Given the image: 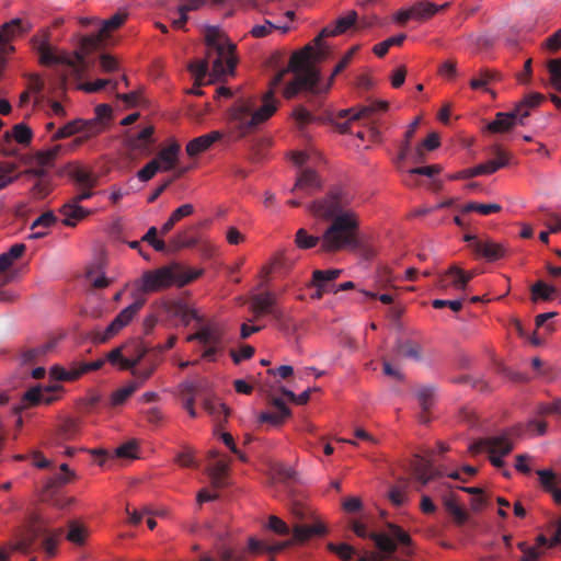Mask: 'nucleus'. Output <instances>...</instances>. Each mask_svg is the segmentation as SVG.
Listing matches in <instances>:
<instances>
[{"label":"nucleus","instance_id":"28","mask_svg":"<svg viewBox=\"0 0 561 561\" xmlns=\"http://www.w3.org/2000/svg\"><path fill=\"white\" fill-rule=\"evenodd\" d=\"M221 137L222 134L218 130L196 137L186 145V153L190 157H195L206 151L215 141L221 139Z\"/></svg>","mask_w":561,"mask_h":561},{"label":"nucleus","instance_id":"38","mask_svg":"<svg viewBox=\"0 0 561 561\" xmlns=\"http://www.w3.org/2000/svg\"><path fill=\"white\" fill-rule=\"evenodd\" d=\"M397 353L403 358L412 359L415 362H420L422 359L421 345L413 341L399 342L397 345Z\"/></svg>","mask_w":561,"mask_h":561},{"label":"nucleus","instance_id":"13","mask_svg":"<svg viewBox=\"0 0 561 561\" xmlns=\"http://www.w3.org/2000/svg\"><path fill=\"white\" fill-rule=\"evenodd\" d=\"M495 160H489L484 163L478 164L472 168H468L450 174V180H466L479 175H488L495 173L499 169L504 168L508 164L507 154L499 147L495 148Z\"/></svg>","mask_w":561,"mask_h":561},{"label":"nucleus","instance_id":"3","mask_svg":"<svg viewBox=\"0 0 561 561\" xmlns=\"http://www.w3.org/2000/svg\"><path fill=\"white\" fill-rule=\"evenodd\" d=\"M327 227L321 236V250H348L359 236V221L354 213H323Z\"/></svg>","mask_w":561,"mask_h":561},{"label":"nucleus","instance_id":"23","mask_svg":"<svg viewBox=\"0 0 561 561\" xmlns=\"http://www.w3.org/2000/svg\"><path fill=\"white\" fill-rule=\"evenodd\" d=\"M478 274L477 271L465 272L458 266H451L445 274L438 276L437 285L442 288L447 286L446 278H453V285L458 289H465L467 284Z\"/></svg>","mask_w":561,"mask_h":561},{"label":"nucleus","instance_id":"46","mask_svg":"<svg viewBox=\"0 0 561 561\" xmlns=\"http://www.w3.org/2000/svg\"><path fill=\"white\" fill-rule=\"evenodd\" d=\"M125 346H119L107 353L105 362H108L113 366H119L121 369L127 370L133 367L130 358L124 356L123 350Z\"/></svg>","mask_w":561,"mask_h":561},{"label":"nucleus","instance_id":"2","mask_svg":"<svg viewBox=\"0 0 561 561\" xmlns=\"http://www.w3.org/2000/svg\"><path fill=\"white\" fill-rule=\"evenodd\" d=\"M125 21V15L116 13L107 20L102 22V26L98 34L82 36L79 43V49L73 53V56L66 51L57 53V50L48 43L47 39L41 42L35 36L33 42L39 55V62L44 66L50 67L56 65L67 66L70 73L75 77H81L88 69L87 55L95 50L102 37L110 31L118 28Z\"/></svg>","mask_w":561,"mask_h":561},{"label":"nucleus","instance_id":"1","mask_svg":"<svg viewBox=\"0 0 561 561\" xmlns=\"http://www.w3.org/2000/svg\"><path fill=\"white\" fill-rule=\"evenodd\" d=\"M312 48L295 51L286 68L275 75L270 82V89L264 93L263 104L253 111L250 101H237L228 111V125L234 138L241 139L260 124L266 122L277 110L275 90L283 83L284 77L293 73L294 78L283 89L286 100L296 98L299 93H306L312 98L323 92L320 87V71L310 65Z\"/></svg>","mask_w":561,"mask_h":561},{"label":"nucleus","instance_id":"24","mask_svg":"<svg viewBox=\"0 0 561 561\" xmlns=\"http://www.w3.org/2000/svg\"><path fill=\"white\" fill-rule=\"evenodd\" d=\"M80 434V421L78 419H64L55 433V444L62 445L65 442L75 440Z\"/></svg>","mask_w":561,"mask_h":561},{"label":"nucleus","instance_id":"57","mask_svg":"<svg viewBox=\"0 0 561 561\" xmlns=\"http://www.w3.org/2000/svg\"><path fill=\"white\" fill-rule=\"evenodd\" d=\"M267 528L279 536H287L291 533L290 527L275 515L268 517Z\"/></svg>","mask_w":561,"mask_h":561},{"label":"nucleus","instance_id":"6","mask_svg":"<svg viewBox=\"0 0 561 561\" xmlns=\"http://www.w3.org/2000/svg\"><path fill=\"white\" fill-rule=\"evenodd\" d=\"M389 534L371 533L368 534L364 524L354 523V533L362 538L369 537L376 545L378 551L371 554L374 561L387 560L392 557L397 550V546L408 547L411 545V537L401 527L389 524Z\"/></svg>","mask_w":561,"mask_h":561},{"label":"nucleus","instance_id":"19","mask_svg":"<svg viewBox=\"0 0 561 561\" xmlns=\"http://www.w3.org/2000/svg\"><path fill=\"white\" fill-rule=\"evenodd\" d=\"M411 470L414 479L421 486H425L434 480L438 472L434 469L432 461L428 458L415 455L411 462Z\"/></svg>","mask_w":561,"mask_h":561},{"label":"nucleus","instance_id":"16","mask_svg":"<svg viewBox=\"0 0 561 561\" xmlns=\"http://www.w3.org/2000/svg\"><path fill=\"white\" fill-rule=\"evenodd\" d=\"M275 302V296L271 293L252 296L250 310L253 313V320H257L264 314H272L276 320L280 321L283 312L274 307Z\"/></svg>","mask_w":561,"mask_h":561},{"label":"nucleus","instance_id":"29","mask_svg":"<svg viewBox=\"0 0 561 561\" xmlns=\"http://www.w3.org/2000/svg\"><path fill=\"white\" fill-rule=\"evenodd\" d=\"M275 411L274 412H262L259 416L261 423H271L273 425H279L286 417L290 415V410L280 398H274L272 401Z\"/></svg>","mask_w":561,"mask_h":561},{"label":"nucleus","instance_id":"22","mask_svg":"<svg viewBox=\"0 0 561 561\" xmlns=\"http://www.w3.org/2000/svg\"><path fill=\"white\" fill-rule=\"evenodd\" d=\"M112 107L108 104L102 103L95 106V117L85 119L88 126V137H94L101 134L108 121L111 119Z\"/></svg>","mask_w":561,"mask_h":561},{"label":"nucleus","instance_id":"53","mask_svg":"<svg viewBox=\"0 0 561 561\" xmlns=\"http://www.w3.org/2000/svg\"><path fill=\"white\" fill-rule=\"evenodd\" d=\"M440 172V167L437 164L426 165V167H417L410 169L407 173L405 182L410 184V179L412 180L415 175H425L427 178H434L436 174Z\"/></svg>","mask_w":561,"mask_h":561},{"label":"nucleus","instance_id":"42","mask_svg":"<svg viewBox=\"0 0 561 561\" xmlns=\"http://www.w3.org/2000/svg\"><path fill=\"white\" fill-rule=\"evenodd\" d=\"M446 511L453 516L457 525H463L468 520V513L458 505L454 496H447L444 500Z\"/></svg>","mask_w":561,"mask_h":561},{"label":"nucleus","instance_id":"62","mask_svg":"<svg viewBox=\"0 0 561 561\" xmlns=\"http://www.w3.org/2000/svg\"><path fill=\"white\" fill-rule=\"evenodd\" d=\"M158 171H160V164L158 160H151L147 163L142 169H140L137 173V176L140 181L147 182L149 181Z\"/></svg>","mask_w":561,"mask_h":561},{"label":"nucleus","instance_id":"60","mask_svg":"<svg viewBox=\"0 0 561 561\" xmlns=\"http://www.w3.org/2000/svg\"><path fill=\"white\" fill-rule=\"evenodd\" d=\"M108 84H112V89L116 90L117 85H118V81H113L111 79H96L93 82H89V83L83 84L82 89L85 92L94 93V92L101 91L102 89H104Z\"/></svg>","mask_w":561,"mask_h":561},{"label":"nucleus","instance_id":"14","mask_svg":"<svg viewBox=\"0 0 561 561\" xmlns=\"http://www.w3.org/2000/svg\"><path fill=\"white\" fill-rule=\"evenodd\" d=\"M33 25L30 22L15 18L5 22L0 28V55L5 56L14 50L11 41L21 34L28 33Z\"/></svg>","mask_w":561,"mask_h":561},{"label":"nucleus","instance_id":"63","mask_svg":"<svg viewBox=\"0 0 561 561\" xmlns=\"http://www.w3.org/2000/svg\"><path fill=\"white\" fill-rule=\"evenodd\" d=\"M293 116L300 125L309 124L313 121V114L304 105H297L293 111Z\"/></svg>","mask_w":561,"mask_h":561},{"label":"nucleus","instance_id":"18","mask_svg":"<svg viewBox=\"0 0 561 561\" xmlns=\"http://www.w3.org/2000/svg\"><path fill=\"white\" fill-rule=\"evenodd\" d=\"M78 133H83L84 135L82 137H77L71 144L70 149H75L82 145L85 140H88L90 137H88V126L85 123V119L83 118H76L62 127H60L53 136L51 140H60L68 137H71Z\"/></svg>","mask_w":561,"mask_h":561},{"label":"nucleus","instance_id":"9","mask_svg":"<svg viewBox=\"0 0 561 561\" xmlns=\"http://www.w3.org/2000/svg\"><path fill=\"white\" fill-rule=\"evenodd\" d=\"M519 435L518 428L503 431L499 435L480 438L469 446L471 455H478L482 451L488 454H497L507 456L514 449V437Z\"/></svg>","mask_w":561,"mask_h":561},{"label":"nucleus","instance_id":"30","mask_svg":"<svg viewBox=\"0 0 561 561\" xmlns=\"http://www.w3.org/2000/svg\"><path fill=\"white\" fill-rule=\"evenodd\" d=\"M342 270L331 268V270H314L312 272V286L320 287L322 290H334L333 282L341 275Z\"/></svg>","mask_w":561,"mask_h":561},{"label":"nucleus","instance_id":"35","mask_svg":"<svg viewBox=\"0 0 561 561\" xmlns=\"http://www.w3.org/2000/svg\"><path fill=\"white\" fill-rule=\"evenodd\" d=\"M388 107H389V103L387 101H374L370 105L363 106L357 112H354L353 108L342 110L340 112V116L341 117H345L348 114L353 113L351 118H350V122H353V121H357V119H359L362 117H367L368 115H370L374 112H378V111L385 112V111L388 110Z\"/></svg>","mask_w":561,"mask_h":561},{"label":"nucleus","instance_id":"20","mask_svg":"<svg viewBox=\"0 0 561 561\" xmlns=\"http://www.w3.org/2000/svg\"><path fill=\"white\" fill-rule=\"evenodd\" d=\"M153 127L147 126L136 134H131L127 137L126 142L127 146L138 153L141 154H150L151 146L153 144Z\"/></svg>","mask_w":561,"mask_h":561},{"label":"nucleus","instance_id":"32","mask_svg":"<svg viewBox=\"0 0 561 561\" xmlns=\"http://www.w3.org/2000/svg\"><path fill=\"white\" fill-rule=\"evenodd\" d=\"M357 20V13L350 11L346 15L340 16L334 25H328L321 30V35L336 36L346 32Z\"/></svg>","mask_w":561,"mask_h":561},{"label":"nucleus","instance_id":"54","mask_svg":"<svg viewBox=\"0 0 561 561\" xmlns=\"http://www.w3.org/2000/svg\"><path fill=\"white\" fill-rule=\"evenodd\" d=\"M12 137L20 145H28L32 140L33 131L27 125H25L24 123H20L13 127Z\"/></svg>","mask_w":561,"mask_h":561},{"label":"nucleus","instance_id":"4","mask_svg":"<svg viewBox=\"0 0 561 561\" xmlns=\"http://www.w3.org/2000/svg\"><path fill=\"white\" fill-rule=\"evenodd\" d=\"M201 274L202 270L173 264L145 272L136 285L138 290L145 294L156 293L170 287L174 283L184 286L198 278Z\"/></svg>","mask_w":561,"mask_h":561},{"label":"nucleus","instance_id":"21","mask_svg":"<svg viewBox=\"0 0 561 561\" xmlns=\"http://www.w3.org/2000/svg\"><path fill=\"white\" fill-rule=\"evenodd\" d=\"M518 113L519 106H516L511 112H499L496 113L494 121L486 125L485 129L492 134L508 131L517 125Z\"/></svg>","mask_w":561,"mask_h":561},{"label":"nucleus","instance_id":"37","mask_svg":"<svg viewBox=\"0 0 561 561\" xmlns=\"http://www.w3.org/2000/svg\"><path fill=\"white\" fill-rule=\"evenodd\" d=\"M25 250L24 243H15L7 252L2 253L0 255V273L8 271L23 255Z\"/></svg>","mask_w":561,"mask_h":561},{"label":"nucleus","instance_id":"40","mask_svg":"<svg viewBox=\"0 0 561 561\" xmlns=\"http://www.w3.org/2000/svg\"><path fill=\"white\" fill-rule=\"evenodd\" d=\"M187 69L193 76L197 87H202L206 83L205 78L207 77L209 69L207 59L193 60L188 64Z\"/></svg>","mask_w":561,"mask_h":561},{"label":"nucleus","instance_id":"45","mask_svg":"<svg viewBox=\"0 0 561 561\" xmlns=\"http://www.w3.org/2000/svg\"><path fill=\"white\" fill-rule=\"evenodd\" d=\"M50 376L55 380H60V381L77 380L79 378L77 364H73L69 369H67L62 366H59V365H55L50 368Z\"/></svg>","mask_w":561,"mask_h":561},{"label":"nucleus","instance_id":"44","mask_svg":"<svg viewBox=\"0 0 561 561\" xmlns=\"http://www.w3.org/2000/svg\"><path fill=\"white\" fill-rule=\"evenodd\" d=\"M419 122H420V118H415L409 126H408V129L407 131L404 133V137L405 139L401 142L400 145V149H399V154H398V160L399 161H404L409 156H410V152H411V139L413 138L414 136V133L416 130V127L419 125Z\"/></svg>","mask_w":561,"mask_h":561},{"label":"nucleus","instance_id":"49","mask_svg":"<svg viewBox=\"0 0 561 561\" xmlns=\"http://www.w3.org/2000/svg\"><path fill=\"white\" fill-rule=\"evenodd\" d=\"M407 38V35L401 33V34H398V35H394V36H391V37H388L387 39L376 44L374 46V49L373 51L378 56V57H383L389 48L391 46H399L401 45Z\"/></svg>","mask_w":561,"mask_h":561},{"label":"nucleus","instance_id":"50","mask_svg":"<svg viewBox=\"0 0 561 561\" xmlns=\"http://www.w3.org/2000/svg\"><path fill=\"white\" fill-rule=\"evenodd\" d=\"M53 347H54V342H47V343H44V344H42L39 346L26 350L22 354V359H23L24 363H30V364L34 363L39 357H42L45 354H47Z\"/></svg>","mask_w":561,"mask_h":561},{"label":"nucleus","instance_id":"36","mask_svg":"<svg viewBox=\"0 0 561 561\" xmlns=\"http://www.w3.org/2000/svg\"><path fill=\"white\" fill-rule=\"evenodd\" d=\"M449 5L448 2L437 5L430 1H420L412 5L414 12V19H428L439 12L440 10L446 9Z\"/></svg>","mask_w":561,"mask_h":561},{"label":"nucleus","instance_id":"47","mask_svg":"<svg viewBox=\"0 0 561 561\" xmlns=\"http://www.w3.org/2000/svg\"><path fill=\"white\" fill-rule=\"evenodd\" d=\"M139 388H140V383L129 382L128 385L115 390L111 396V404L112 405L123 404Z\"/></svg>","mask_w":561,"mask_h":561},{"label":"nucleus","instance_id":"5","mask_svg":"<svg viewBox=\"0 0 561 561\" xmlns=\"http://www.w3.org/2000/svg\"><path fill=\"white\" fill-rule=\"evenodd\" d=\"M205 44L208 48V57L211 53L217 54V58L213 61V75L219 78L233 73L237 65L236 45L220 32L218 26H206Z\"/></svg>","mask_w":561,"mask_h":561},{"label":"nucleus","instance_id":"31","mask_svg":"<svg viewBox=\"0 0 561 561\" xmlns=\"http://www.w3.org/2000/svg\"><path fill=\"white\" fill-rule=\"evenodd\" d=\"M454 206V210H503L505 207L497 203L467 202L460 203L459 199L450 198L440 204V207Z\"/></svg>","mask_w":561,"mask_h":561},{"label":"nucleus","instance_id":"51","mask_svg":"<svg viewBox=\"0 0 561 561\" xmlns=\"http://www.w3.org/2000/svg\"><path fill=\"white\" fill-rule=\"evenodd\" d=\"M557 290L554 287L545 284L543 282H537L531 287L533 299L538 298L543 300H551L556 295Z\"/></svg>","mask_w":561,"mask_h":561},{"label":"nucleus","instance_id":"12","mask_svg":"<svg viewBox=\"0 0 561 561\" xmlns=\"http://www.w3.org/2000/svg\"><path fill=\"white\" fill-rule=\"evenodd\" d=\"M321 187V179L318 173L311 169L306 167L305 169H300L297 172L296 182L291 188L293 194L296 196L293 198H288L286 201V205L288 207H298L300 206L299 194H309Z\"/></svg>","mask_w":561,"mask_h":561},{"label":"nucleus","instance_id":"17","mask_svg":"<svg viewBox=\"0 0 561 561\" xmlns=\"http://www.w3.org/2000/svg\"><path fill=\"white\" fill-rule=\"evenodd\" d=\"M471 249L477 256L482 257L488 262L501 260L507 254V248L505 244L495 242L490 238H482L481 241H474V243L471 244Z\"/></svg>","mask_w":561,"mask_h":561},{"label":"nucleus","instance_id":"41","mask_svg":"<svg viewBox=\"0 0 561 561\" xmlns=\"http://www.w3.org/2000/svg\"><path fill=\"white\" fill-rule=\"evenodd\" d=\"M541 484L549 491L557 504H561V489L554 486L556 474L551 470H538Z\"/></svg>","mask_w":561,"mask_h":561},{"label":"nucleus","instance_id":"55","mask_svg":"<svg viewBox=\"0 0 561 561\" xmlns=\"http://www.w3.org/2000/svg\"><path fill=\"white\" fill-rule=\"evenodd\" d=\"M321 243V237L309 236L305 229H299L296 233V243L300 249H311Z\"/></svg>","mask_w":561,"mask_h":561},{"label":"nucleus","instance_id":"26","mask_svg":"<svg viewBox=\"0 0 561 561\" xmlns=\"http://www.w3.org/2000/svg\"><path fill=\"white\" fill-rule=\"evenodd\" d=\"M199 382L185 380L179 385V392L183 401V408L187 411L191 417H196L197 412L194 408L195 394L201 389Z\"/></svg>","mask_w":561,"mask_h":561},{"label":"nucleus","instance_id":"43","mask_svg":"<svg viewBox=\"0 0 561 561\" xmlns=\"http://www.w3.org/2000/svg\"><path fill=\"white\" fill-rule=\"evenodd\" d=\"M67 540L76 545H83L85 542V538L88 536V529L84 525L71 520L68 525Z\"/></svg>","mask_w":561,"mask_h":561},{"label":"nucleus","instance_id":"48","mask_svg":"<svg viewBox=\"0 0 561 561\" xmlns=\"http://www.w3.org/2000/svg\"><path fill=\"white\" fill-rule=\"evenodd\" d=\"M204 409L218 421H221V416L222 421H227V417L230 414V410L225 403L214 401L210 399H206L204 401Z\"/></svg>","mask_w":561,"mask_h":561},{"label":"nucleus","instance_id":"33","mask_svg":"<svg viewBox=\"0 0 561 561\" xmlns=\"http://www.w3.org/2000/svg\"><path fill=\"white\" fill-rule=\"evenodd\" d=\"M415 394L422 409L420 422L426 424L430 422V419L426 416V412L431 409L434 402L435 388L431 386H422L416 390Z\"/></svg>","mask_w":561,"mask_h":561},{"label":"nucleus","instance_id":"27","mask_svg":"<svg viewBox=\"0 0 561 561\" xmlns=\"http://www.w3.org/2000/svg\"><path fill=\"white\" fill-rule=\"evenodd\" d=\"M61 150V145H56L47 150L38 151L35 156L37 165L32 170L39 178L47 174V168L54 165V161Z\"/></svg>","mask_w":561,"mask_h":561},{"label":"nucleus","instance_id":"15","mask_svg":"<svg viewBox=\"0 0 561 561\" xmlns=\"http://www.w3.org/2000/svg\"><path fill=\"white\" fill-rule=\"evenodd\" d=\"M350 202V193L341 186H334L324 197L314 201L310 210H347Z\"/></svg>","mask_w":561,"mask_h":561},{"label":"nucleus","instance_id":"59","mask_svg":"<svg viewBox=\"0 0 561 561\" xmlns=\"http://www.w3.org/2000/svg\"><path fill=\"white\" fill-rule=\"evenodd\" d=\"M158 229L150 227L147 233L141 238V241L149 243L156 251L163 252L165 250V243L162 239L157 238Z\"/></svg>","mask_w":561,"mask_h":561},{"label":"nucleus","instance_id":"52","mask_svg":"<svg viewBox=\"0 0 561 561\" xmlns=\"http://www.w3.org/2000/svg\"><path fill=\"white\" fill-rule=\"evenodd\" d=\"M228 470V465L225 461H216L209 470V476L211 479V483L216 488H220L222 485L224 478Z\"/></svg>","mask_w":561,"mask_h":561},{"label":"nucleus","instance_id":"39","mask_svg":"<svg viewBox=\"0 0 561 561\" xmlns=\"http://www.w3.org/2000/svg\"><path fill=\"white\" fill-rule=\"evenodd\" d=\"M347 251L357 253L362 259L366 261L373 260L376 255L375 248L360 233L356 238L354 244H352Z\"/></svg>","mask_w":561,"mask_h":561},{"label":"nucleus","instance_id":"25","mask_svg":"<svg viewBox=\"0 0 561 561\" xmlns=\"http://www.w3.org/2000/svg\"><path fill=\"white\" fill-rule=\"evenodd\" d=\"M59 386L42 389L39 387L31 388L23 396L26 405L50 404L56 400L55 392Z\"/></svg>","mask_w":561,"mask_h":561},{"label":"nucleus","instance_id":"56","mask_svg":"<svg viewBox=\"0 0 561 561\" xmlns=\"http://www.w3.org/2000/svg\"><path fill=\"white\" fill-rule=\"evenodd\" d=\"M548 70L552 85L561 92V58L551 59L548 62Z\"/></svg>","mask_w":561,"mask_h":561},{"label":"nucleus","instance_id":"11","mask_svg":"<svg viewBox=\"0 0 561 561\" xmlns=\"http://www.w3.org/2000/svg\"><path fill=\"white\" fill-rule=\"evenodd\" d=\"M73 179L82 186V191L64 204L58 210H88L80 206V202L92 196L91 188L96 184V178L84 168H76Z\"/></svg>","mask_w":561,"mask_h":561},{"label":"nucleus","instance_id":"10","mask_svg":"<svg viewBox=\"0 0 561 561\" xmlns=\"http://www.w3.org/2000/svg\"><path fill=\"white\" fill-rule=\"evenodd\" d=\"M146 299L144 297H138L136 300L129 305L128 307L124 308L115 318L114 320L107 325L105 331L99 332L94 336V341L98 343H104L114 335H116L123 328H125L138 313V311L142 308L145 305Z\"/></svg>","mask_w":561,"mask_h":561},{"label":"nucleus","instance_id":"34","mask_svg":"<svg viewBox=\"0 0 561 561\" xmlns=\"http://www.w3.org/2000/svg\"><path fill=\"white\" fill-rule=\"evenodd\" d=\"M180 152V145L172 142L167 148L162 149L154 160H158L160 164V171H170L174 168L178 156Z\"/></svg>","mask_w":561,"mask_h":561},{"label":"nucleus","instance_id":"61","mask_svg":"<svg viewBox=\"0 0 561 561\" xmlns=\"http://www.w3.org/2000/svg\"><path fill=\"white\" fill-rule=\"evenodd\" d=\"M274 30H276V24L270 20H264L263 24L254 25L251 28L250 34L254 38H263V37L270 35Z\"/></svg>","mask_w":561,"mask_h":561},{"label":"nucleus","instance_id":"7","mask_svg":"<svg viewBox=\"0 0 561 561\" xmlns=\"http://www.w3.org/2000/svg\"><path fill=\"white\" fill-rule=\"evenodd\" d=\"M225 328L217 322L201 323L196 332L187 335V342L197 341L204 346L202 358L214 362L225 348Z\"/></svg>","mask_w":561,"mask_h":561},{"label":"nucleus","instance_id":"58","mask_svg":"<svg viewBox=\"0 0 561 561\" xmlns=\"http://www.w3.org/2000/svg\"><path fill=\"white\" fill-rule=\"evenodd\" d=\"M330 551L339 556L343 561H348L355 554V549L347 543H329Z\"/></svg>","mask_w":561,"mask_h":561},{"label":"nucleus","instance_id":"64","mask_svg":"<svg viewBox=\"0 0 561 561\" xmlns=\"http://www.w3.org/2000/svg\"><path fill=\"white\" fill-rule=\"evenodd\" d=\"M543 47L550 53H557L561 48V28L545 41Z\"/></svg>","mask_w":561,"mask_h":561},{"label":"nucleus","instance_id":"8","mask_svg":"<svg viewBox=\"0 0 561 561\" xmlns=\"http://www.w3.org/2000/svg\"><path fill=\"white\" fill-rule=\"evenodd\" d=\"M324 534V527L321 524L302 525L296 524L293 527V537L289 540L278 542L275 545H267L264 541L250 537L248 541L249 551L253 553H275L279 552L293 543H302L308 541L313 536H321Z\"/></svg>","mask_w":561,"mask_h":561}]
</instances>
